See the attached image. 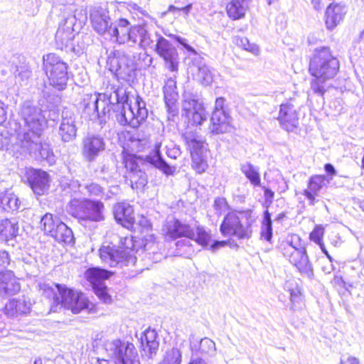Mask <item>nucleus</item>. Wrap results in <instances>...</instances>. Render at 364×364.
Returning a JSON list of instances; mask_svg holds the SVG:
<instances>
[{"instance_id":"nucleus-1","label":"nucleus","mask_w":364,"mask_h":364,"mask_svg":"<svg viewBox=\"0 0 364 364\" xmlns=\"http://www.w3.org/2000/svg\"><path fill=\"white\" fill-rule=\"evenodd\" d=\"M339 68V60L329 47L321 46L314 50L309 65V72L314 77L310 82V92L320 97L322 104L329 87L327 82L337 75Z\"/></svg>"},{"instance_id":"nucleus-2","label":"nucleus","mask_w":364,"mask_h":364,"mask_svg":"<svg viewBox=\"0 0 364 364\" xmlns=\"http://www.w3.org/2000/svg\"><path fill=\"white\" fill-rule=\"evenodd\" d=\"M135 241L132 236L120 237L117 245L103 244L99 250L100 257L111 267L135 265L136 257Z\"/></svg>"},{"instance_id":"nucleus-3","label":"nucleus","mask_w":364,"mask_h":364,"mask_svg":"<svg viewBox=\"0 0 364 364\" xmlns=\"http://www.w3.org/2000/svg\"><path fill=\"white\" fill-rule=\"evenodd\" d=\"M255 221L250 209L231 211L224 216L220 231L224 237H235L238 240H250Z\"/></svg>"},{"instance_id":"nucleus-4","label":"nucleus","mask_w":364,"mask_h":364,"mask_svg":"<svg viewBox=\"0 0 364 364\" xmlns=\"http://www.w3.org/2000/svg\"><path fill=\"white\" fill-rule=\"evenodd\" d=\"M18 116L20 117L19 129L23 126V130L18 133L20 134H28L33 139H37L41 136L47 127V120L42 109L33 101L26 100L19 107Z\"/></svg>"},{"instance_id":"nucleus-5","label":"nucleus","mask_w":364,"mask_h":364,"mask_svg":"<svg viewBox=\"0 0 364 364\" xmlns=\"http://www.w3.org/2000/svg\"><path fill=\"white\" fill-rule=\"evenodd\" d=\"M68 213L80 222L99 223L105 220V205L100 200L73 198L67 206Z\"/></svg>"},{"instance_id":"nucleus-6","label":"nucleus","mask_w":364,"mask_h":364,"mask_svg":"<svg viewBox=\"0 0 364 364\" xmlns=\"http://www.w3.org/2000/svg\"><path fill=\"white\" fill-rule=\"evenodd\" d=\"M107 67L118 81L123 80L129 84L136 79L137 67L134 58L119 50H112L108 53Z\"/></svg>"},{"instance_id":"nucleus-7","label":"nucleus","mask_w":364,"mask_h":364,"mask_svg":"<svg viewBox=\"0 0 364 364\" xmlns=\"http://www.w3.org/2000/svg\"><path fill=\"white\" fill-rule=\"evenodd\" d=\"M43 70L48 83L54 89L63 91L67 87L70 73L68 65L55 53L43 55Z\"/></svg>"},{"instance_id":"nucleus-8","label":"nucleus","mask_w":364,"mask_h":364,"mask_svg":"<svg viewBox=\"0 0 364 364\" xmlns=\"http://www.w3.org/2000/svg\"><path fill=\"white\" fill-rule=\"evenodd\" d=\"M294 239H296L299 242V237L297 235L291 237L290 242H287L281 245L282 252L284 257L289 262L296 267L299 273L309 279L314 277L313 264L311 263L306 247L300 244H294Z\"/></svg>"},{"instance_id":"nucleus-9","label":"nucleus","mask_w":364,"mask_h":364,"mask_svg":"<svg viewBox=\"0 0 364 364\" xmlns=\"http://www.w3.org/2000/svg\"><path fill=\"white\" fill-rule=\"evenodd\" d=\"M132 98L134 102L130 101L129 104L124 105L117 111L116 118L122 125H129L133 128H136L146 119L148 109L146 102L139 95L132 96Z\"/></svg>"},{"instance_id":"nucleus-10","label":"nucleus","mask_w":364,"mask_h":364,"mask_svg":"<svg viewBox=\"0 0 364 364\" xmlns=\"http://www.w3.org/2000/svg\"><path fill=\"white\" fill-rule=\"evenodd\" d=\"M181 112L182 117L191 126L201 125L208 118L203 102L193 92H186L183 94Z\"/></svg>"},{"instance_id":"nucleus-11","label":"nucleus","mask_w":364,"mask_h":364,"mask_svg":"<svg viewBox=\"0 0 364 364\" xmlns=\"http://www.w3.org/2000/svg\"><path fill=\"white\" fill-rule=\"evenodd\" d=\"M168 36L181 45L188 56L192 58L193 65L196 68L195 73L196 80L204 86L211 85L213 81V75L210 67L203 63V58L188 43V40L174 34H170Z\"/></svg>"},{"instance_id":"nucleus-12","label":"nucleus","mask_w":364,"mask_h":364,"mask_svg":"<svg viewBox=\"0 0 364 364\" xmlns=\"http://www.w3.org/2000/svg\"><path fill=\"white\" fill-rule=\"evenodd\" d=\"M106 350L114 364H140L137 350L129 341L113 340L106 345Z\"/></svg>"},{"instance_id":"nucleus-13","label":"nucleus","mask_w":364,"mask_h":364,"mask_svg":"<svg viewBox=\"0 0 364 364\" xmlns=\"http://www.w3.org/2000/svg\"><path fill=\"white\" fill-rule=\"evenodd\" d=\"M182 139L189 149L192 158V167L198 173L205 171L208 164L205 156L204 141L196 132L186 130Z\"/></svg>"},{"instance_id":"nucleus-14","label":"nucleus","mask_w":364,"mask_h":364,"mask_svg":"<svg viewBox=\"0 0 364 364\" xmlns=\"http://www.w3.org/2000/svg\"><path fill=\"white\" fill-rule=\"evenodd\" d=\"M41 136H38V139H33L28 134H20L19 141L21 149L29 153L37 155L38 153L41 159L46 161L48 164L53 165L55 162V156L53 154L50 145L47 143H42Z\"/></svg>"},{"instance_id":"nucleus-15","label":"nucleus","mask_w":364,"mask_h":364,"mask_svg":"<svg viewBox=\"0 0 364 364\" xmlns=\"http://www.w3.org/2000/svg\"><path fill=\"white\" fill-rule=\"evenodd\" d=\"M225 101L223 97H217L215 100L210 126L213 134H224L230 130L232 118L225 107Z\"/></svg>"},{"instance_id":"nucleus-16","label":"nucleus","mask_w":364,"mask_h":364,"mask_svg":"<svg viewBox=\"0 0 364 364\" xmlns=\"http://www.w3.org/2000/svg\"><path fill=\"white\" fill-rule=\"evenodd\" d=\"M60 288L61 291L58 296V304L71 310L73 314H78L88 308V299L82 292L68 288L64 284Z\"/></svg>"},{"instance_id":"nucleus-17","label":"nucleus","mask_w":364,"mask_h":364,"mask_svg":"<svg viewBox=\"0 0 364 364\" xmlns=\"http://www.w3.org/2000/svg\"><path fill=\"white\" fill-rule=\"evenodd\" d=\"M154 46V50L163 59L165 68L172 73H177L180 58L176 48L162 36H158Z\"/></svg>"},{"instance_id":"nucleus-18","label":"nucleus","mask_w":364,"mask_h":364,"mask_svg":"<svg viewBox=\"0 0 364 364\" xmlns=\"http://www.w3.org/2000/svg\"><path fill=\"white\" fill-rule=\"evenodd\" d=\"M123 162L127 169L128 177L130 180L132 188H142L147 183V176L141 168L139 164L142 160L136 154L122 152Z\"/></svg>"},{"instance_id":"nucleus-19","label":"nucleus","mask_w":364,"mask_h":364,"mask_svg":"<svg viewBox=\"0 0 364 364\" xmlns=\"http://www.w3.org/2000/svg\"><path fill=\"white\" fill-rule=\"evenodd\" d=\"M77 116L75 112L65 107L61 112L58 135L63 142L68 143L75 140L77 132Z\"/></svg>"},{"instance_id":"nucleus-20","label":"nucleus","mask_w":364,"mask_h":364,"mask_svg":"<svg viewBox=\"0 0 364 364\" xmlns=\"http://www.w3.org/2000/svg\"><path fill=\"white\" fill-rule=\"evenodd\" d=\"M25 178L29 187L36 195L43 196L48 191L50 178L46 171L30 168L26 170Z\"/></svg>"},{"instance_id":"nucleus-21","label":"nucleus","mask_w":364,"mask_h":364,"mask_svg":"<svg viewBox=\"0 0 364 364\" xmlns=\"http://www.w3.org/2000/svg\"><path fill=\"white\" fill-rule=\"evenodd\" d=\"M75 21V17L71 16L59 23L55 36V46L58 49L68 51V48L75 38L74 26Z\"/></svg>"},{"instance_id":"nucleus-22","label":"nucleus","mask_w":364,"mask_h":364,"mask_svg":"<svg viewBox=\"0 0 364 364\" xmlns=\"http://www.w3.org/2000/svg\"><path fill=\"white\" fill-rule=\"evenodd\" d=\"M331 180L332 178H328L322 174H315L309 178L307 188L303 191L302 194L309 200L310 205H314L317 202L316 198L326 192Z\"/></svg>"},{"instance_id":"nucleus-23","label":"nucleus","mask_w":364,"mask_h":364,"mask_svg":"<svg viewBox=\"0 0 364 364\" xmlns=\"http://www.w3.org/2000/svg\"><path fill=\"white\" fill-rule=\"evenodd\" d=\"M82 154L88 162H93L105 149V141L99 134H87L82 139Z\"/></svg>"},{"instance_id":"nucleus-24","label":"nucleus","mask_w":364,"mask_h":364,"mask_svg":"<svg viewBox=\"0 0 364 364\" xmlns=\"http://www.w3.org/2000/svg\"><path fill=\"white\" fill-rule=\"evenodd\" d=\"M90 18L93 29L100 35H107L109 37L117 32V28H113L108 12L102 8L92 9Z\"/></svg>"},{"instance_id":"nucleus-25","label":"nucleus","mask_w":364,"mask_h":364,"mask_svg":"<svg viewBox=\"0 0 364 364\" xmlns=\"http://www.w3.org/2000/svg\"><path fill=\"white\" fill-rule=\"evenodd\" d=\"M104 99V95H97L96 93L84 95L79 105L85 117L92 121L100 119L97 107L99 105H102L103 107L102 113L105 112L106 102Z\"/></svg>"},{"instance_id":"nucleus-26","label":"nucleus","mask_w":364,"mask_h":364,"mask_svg":"<svg viewBox=\"0 0 364 364\" xmlns=\"http://www.w3.org/2000/svg\"><path fill=\"white\" fill-rule=\"evenodd\" d=\"M164 231L166 237L171 240H176L183 237L193 239L195 237V231L189 224L182 223L176 218L166 222L164 227Z\"/></svg>"},{"instance_id":"nucleus-27","label":"nucleus","mask_w":364,"mask_h":364,"mask_svg":"<svg viewBox=\"0 0 364 364\" xmlns=\"http://www.w3.org/2000/svg\"><path fill=\"white\" fill-rule=\"evenodd\" d=\"M277 120L282 129L288 132H293L299 126L298 112L295 106L290 102L282 103Z\"/></svg>"},{"instance_id":"nucleus-28","label":"nucleus","mask_w":364,"mask_h":364,"mask_svg":"<svg viewBox=\"0 0 364 364\" xmlns=\"http://www.w3.org/2000/svg\"><path fill=\"white\" fill-rule=\"evenodd\" d=\"M161 143L157 142L154 145V149L146 156L145 161L159 170L166 177L173 176L176 173V167L168 164L161 155L160 149Z\"/></svg>"},{"instance_id":"nucleus-29","label":"nucleus","mask_w":364,"mask_h":364,"mask_svg":"<svg viewBox=\"0 0 364 364\" xmlns=\"http://www.w3.org/2000/svg\"><path fill=\"white\" fill-rule=\"evenodd\" d=\"M129 46L138 45L140 48L146 49L154 46V41L145 24L134 25L129 29Z\"/></svg>"},{"instance_id":"nucleus-30","label":"nucleus","mask_w":364,"mask_h":364,"mask_svg":"<svg viewBox=\"0 0 364 364\" xmlns=\"http://www.w3.org/2000/svg\"><path fill=\"white\" fill-rule=\"evenodd\" d=\"M347 13L345 4L341 3L330 4L325 11V24L328 30H333L344 19Z\"/></svg>"},{"instance_id":"nucleus-31","label":"nucleus","mask_w":364,"mask_h":364,"mask_svg":"<svg viewBox=\"0 0 364 364\" xmlns=\"http://www.w3.org/2000/svg\"><path fill=\"white\" fill-rule=\"evenodd\" d=\"M113 213L117 223L129 230L134 228L135 218L131 205L127 203H118L114 206Z\"/></svg>"},{"instance_id":"nucleus-32","label":"nucleus","mask_w":364,"mask_h":364,"mask_svg":"<svg viewBox=\"0 0 364 364\" xmlns=\"http://www.w3.org/2000/svg\"><path fill=\"white\" fill-rule=\"evenodd\" d=\"M158 335L154 329L147 328L141 336L140 343L142 351V355L146 356L149 359L153 358L156 355L159 342L157 341Z\"/></svg>"},{"instance_id":"nucleus-33","label":"nucleus","mask_w":364,"mask_h":364,"mask_svg":"<svg viewBox=\"0 0 364 364\" xmlns=\"http://www.w3.org/2000/svg\"><path fill=\"white\" fill-rule=\"evenodd\" d=\"M164 99L166 107L169 114L175 116L178 113L177 101L178 93L177 92L176 82L169 77L163 87Z\"/></svg>"},{"instance_id":"nucleus-34","label":"nucleus","mask_w":364,"mask_h":364,"mask_svg":"<svg viewBox=\"0 0 364 364\" xmlns=\"http://www.w3.org/2000/svg\"><path fill=\"white\" fill-rule=\"evenodd\" d=\"M20 289V284L12 271L0 272V296L15 294Z\"/></svg>"},{"instance_id":"nucleus-35","label":"nucleus","mask_w":364,"mask_h":364,"mask_svg":"<svg viewBox=\"0 0 364 364\" xmlns=\"http://www.w3.org/2000/svg\"><path fill=\"white\" fill-rule=\"evenodd\" d=\"M31 303L25 299H10L5 305L4 314L9 318H18L30 313Z\"/></svg>"},{"instance_id":"nucleus-36","label":"nucleus","mask_w":364,"mask_h":364,"mask_svg":"<svg viewBox=\"0 0 364 364\" xmlns=\"http://www.w3.org/2000/svg\"><path fill=\"white\" fill-rule=\"evenodd\" d=\"M110 90L112 91L108 94V97L112 103H114L115 109L119 111L124 105L130 103L132 99L129 96V91L128 87L124 85H111Z\"/></svg>"},{"instance_id":"nucleus-37","label":"nucleus","mask_w":364,"mask_h":364,"mask_svg":"<svg viewBox=\"0 0 364 364\" xmlns=\"http://www.w3.org/2000/svg\"><path fill=\"white\" fill-rule=\"evenodd\" d=\"M18 225L16 222L5 219L0 221V237L8 245L14 246V241L18 235Z\"/></svg>"},{"instance_id":"nucleus-38","label":"nucleus","mask_w":364,"mask_h":364,"mask_svg":"<svg viewBox=\"0 0 364 364\" xmlns=\"http://www.w3.org/2000/svg\"><path fill=\"white\" fill-rule=\"evenodd\" d=\"M252 0H231L226 6L228 16L232 20L245 17Z\"/></svg>"},{"instance_id":"nucleus-39","label":"nucleus","mask_w":364,"mask_h":364,"mask_svg":"<svg viewBox=\"0 0 364 364\" xmlns=\"http://www.w3.org/2000/svg\"><path fill=\"white\" fill-rule=\"evenodd\" d=\"M21 205L18 198L13 193H0V210L7 213L17 211Z\"/></svg>"},{"instance_id":"nucleus-40","label":"nucleus","mask_w":364,"mask_h":364,"mask_svg":"<svg viewBox=\"0 0 364 364\" xmlns=\"http://www.w3.org/2000/svg\"><path fill=\"white\" fill-rule=\"evenodd\" d=\"M86 279L92 284V287L102 285L105 280L109 277V272L107 270L100 267L90 268L85 272Z\"/></svg>"},{"instance_id":"nucleus-41","label":"nucleus","mask_w":364,"mask_h":364,"mask_svg":"<svg viewBox=\"0 0 364 364\" xmlns=\"http://www.w3.org/2000/svg\"><path fill=\"white\" fill-rule=\"evenodd\" d=\"M240 171L254 187L261 186V178L258 168L254 166L250 162L240 165Z\"/></svg>"},{"instance_id":"nucleus-42","label":"nucleus","mask_w":364,"mask_h":364,"mask_svg":"<svg viewBox=\"0 0 364 364\" xmlns=\"http://www.w3.org/2000/svg\"><path fill=\"white\" fill-rule=\"evenodd\" d=\"M273 228L271 213L268 210L264 211L260 228V239L272 243Z\"/></svg>"},{"instance_id":"nucleus-43","label":"nucleus","mask_w":364,"mask_h":364,"mask_svg":"<svg viewBox=\"0 0 364 364\" xmlns=\"http://www.w3.org/2000/svg\"><path fill=\"white\" fill-rule=\"evenodd\" d=\"M53 237L59 242H64L68 245H71L74 243L75 241L73 230L63 222L58 223V226L55 228V232Z\"/></svg>"},{"instance_id":"nucleus-44","label":"nucleus","mask_w":364,"mask_h":364,"mask_svg":"<svg viewBox=\"0 0 364 364\" xmlns=\"http://www.w3.org/2000/svg\"><path fill=\"white\" fill-rule=\"evenodd\" d=\"M62 223L59 218L54 216L53 214L46 213L41 218V228L45 234L53 237L55 232V228L58 226V223Z\"/></svg>"},{"instance_id":"nucleus-45","label":"nucleus","mask_w":364,"mask_h":364,"mask_svg":"<svg viewBox=\"0 0 364 364\" xmlns=\"http://www.w3.org/2000/svg\"><path fill=\"white\" fill-rule=\"evenodd\" d=\"M148 145L149 139L139 133L132 134L127 139V146L132 151H142Z\"/></svg>"},{"instance_id":"nucleus-46","label":"nucleus","mask_w":364,"mask_h":364,"mask_svg":"<svg viewBox=\"0 0 364 364\" xmlns=\"http://www.w3.org/2000/svg\"><path fill=\"white\" fill-rule=\"evenodd\" d=\"M62 286L63 284L53 283L52 284H43L40 287L43 291V295L47 299H52L53 304L58 305V296L61 291L60 287Z\"/></svg>"},{"instance_id":"nucleus-47","label":"nucleus","mask_w":364,"mask_h":364,"mask_svg":"<svg viewBox=\"0 0 364 364\" xmlns=\"http://www.w3.org/2000/svg\"><path fill=\"white\" fill-rule=\"evenodd\" d=\"M85 188L88 195L91 197H97L105 200H108L111 198L108 193H105V188L95 182L86 184Z\"/></svg>"},{"instance_id":"nucleus-48","label":"nucleus","mask_w":364,"mask_h":364,"mask_svg":"<svg viewBox=\"0 0 364 364\" xmlns=\"http://www.w3.org/2000/svg\"><path fill=\"white\" fill-rule=\"evenodd\" d=\"M194 240L198 245L204 248H208L211 240V235L209 232L206 231L202 226H197L195 232Z\"/></svg>"},{"instance_id":"nucleus-49","label":"nucleus","mask_w":364,"mask_h":364,"mask_svg":"<svg viewBox=\"0 0 364 364\" xmlns=\"http://www.w3.org/2000/svg\"><path fill=\"white\" fill-rule=\"evenodd\" d=\"M181 353L176 348H172L166 351L161 364H181Z\"/></svg>"},{"instance_id":"nucleus-50","label":"nucleus","mask_w":364,"mask_h":364,"mask_svg":"<svg viewBox=\"0 0 364 364\" xmlns=\"http://www.w3.org/2000/svg\"><path fill=\"white\" fill-rule=\"evenodd\" d=\"M15 77H18L21 80L28 79L31 75V70L26 64L16 65L12 70Z\"/></svg>"},{"instance_id":"nucleus-51","label":"nucleus","mask_w":364,"mask_h":364,"mask_svg":"<svg viewBox=\"0 0 364 364\" xmlns=\"http://www.w3.org/2000/svg\"><path fill=\"white\" fill-rule=\"evenodd\" d=\"M113 28H116L117 32L115 34L110 35V38H115V41L118 42L119 44L127 43L129 45V29L126 28H118L117 26H113Z\"/></svg>"},{"instance_id":"nucleus-52","label":"nucleus","mask_w":364,"mask_h":364,"mask_svg":"<svg viewBox=\"0 0 364 364\" xmlns=\"http://www.w3.org/2000/svg\"><path fill=\"white\" fill-rule=\"evenodd\" d=\"M97 95H105V102H106V105H105V108L106 109L105 110V112L102 113V111H103V107L102 105H98V107H97V110H99V114H100V122H102L103 120V117H105L106 116L107 114H109L110 110L111 109H113L114 112H117V109H115V105H114V103H112L110 100V99L108 97V94L107 93H98Z\"/></svg>"},{"instance_id":"nucleus-53","label":"nucleus","mask_w":364,"mask_h":364,"mask_svg":"<svg viewBox=\"0 0 364 364\" xmlns=\"http://www.w3.org/2000/svg\"><path fill=\"white\" fill-rule=\"evenodd\" d=\"M236 43L239 47H241L244 50L250 51L253 54L257 55L259 51V47L254 43H251L246 37L237 38Z\"/></svg>"},{"instance_id":"nucleus-54","label":"nucleus","mask_w":364,"mask_h":364,"mask_svg":"<svg viewBox=\"0 0 364 364\" xmlns=\"http://www.w3.org/2000/svg\"><path fill=\"white\" fill-rule=\"evenodd\" d=\"M95 294L105 304H109L112 301L111 296L107 292V287L104 284L96 286L93 288Z\"/></svg>"},{"instance_id":"nucleus-55","label":"nucleus","mask_w":364,"mask_h":364,"mask_svg":"<svg viewBox=\"0 0 364 364\" xmlns=\"http://www.w3.org/2000/svg\"><path fill=\"white\" fill-rule=\"evenodd\" d=\"M199 350L202 355L209 354L215 350V343L207 338L200 341Z\"/></svg>"},{"instance_id":"nucleus-56","label":"nucleus","mask_w":364,"mask_h":364,"mask_svg":"<svg viewBox=\"0 0 364 364\" xmlns=\"http://www.w3.org/2000/svg\"><path fill=\"white\" fill-rule=\"evenodd\" d=\"M324 234V229L321 225H316L310 233L309 237L317 245L323 243L322 239Z\"/></svg>"},{"instance_id":"nucleus-57","label":"nucleus","mask_w":364,"mask_h":364,"mask_svg":"<svg viewBox=\"0 0 364 364\" xmlns=\"http://www.w3.org/2000/svg\"><path fill=\"white\" fill-rule=\"evenodd\" d=\"M77 44H75L73 41L70 43V46L68 48L67 52H73L76 55L80 56L82 55L86 48V44L84 41H77Z\"/></svg>"},{"instance_id":"nucleus-58","label":"nucleus","mask_w":364,"mask_h":364,"mask_svg":"<svg viewBox=\"0 0 364 364\" xmlns=\"http://www.w3.org/2000/svg\"><path fill=\"white\" fill-rule=\"evenodd\" d=\"M229 241L226 240H214L207 249L210 250L212 252H215L219 249L228 245Z\"/></svg>"},{"instance_id":"nucleus-59","label":"nucleus","mask_w":364,"mask_h":364,"mask_svg":"<svg viewBox=\"0 0 364 364\" xmlns=\"http://www.w3.org/2000/svg\"><path fill=\"white\" fill-rule=\"evenodd\" d=\"M11 258L9 252L4 250H0V266L6 267L10 264Z\"/></svg>"},{"instance_id":"nucleus-60","label":"nucleus","mask_w":364,"mask_h":364,"mask_svg":"<svg viewBox=\"0 0 364 364\" xmlns=\"http://www.w3.org/2000/svg\"><path fill=\"white\" fill-rule=\"evenodd\" d=\"M139 59L142 60L143 63H144V65L142 66H144V68L150 67L154 60L153 58L150 55L147 54L146 53H140Z\"/></svg>"},{"instance_id":"nucleus-61","label":"nucleus","mask_w":364,"mask_h":364,"mask_svg":"<svg viewBox=\"0 0 364 364\" xmlns=\"http://www.w3.org/2000/svg\"><path fill=\"white\" fill-rule=\"evenodd\" d=\"M6 105L3 102V105H0V125H4L8 119L6 111Z\"/></svg>"},{"instance_id":"nucleus-62","label":"nucleus","mask_w":364,"mask_h":364,"mask_svg":"<svg viewBox=\"0 0 364 364\" xmlns=\"http://www.w3.org/2000/svg\"><path fill=\"white\" fill-rule=\"evenodd\" d=\"M11 139L2 134H0V150L9 149L11 144Z\"/></svg>"},{"instance_id":"nucleus-63","label":"nucleus","mask_w":364,"mask_h":364,"mask_svg":"<svg viewBox=\"0 0 364 364\" xmlns=\"http://www.w3.org/2000/svg\"><path fill=\"white\" fill-rule=\"evenodd\" d=\"M181 154L180 149L178 147H173L171 149H167L166 150V155L171 158L176 159L178 156H179Z\"/></svg>"},{"instance_id":"nucleus-64","label":"nucleus","mask_w":364,"mask_h":364,"mask_svg":"<svg viewBox=\"0 0 364 364\" xmlns=\"http://www.w3.org/2000/svg\"><path fill=\"white\" fill-rule=\"evenodd\" d=\"M227 205V200L225 198H216L214 200V207L216 210H222Z\"/></svg>"}]
</instances>
